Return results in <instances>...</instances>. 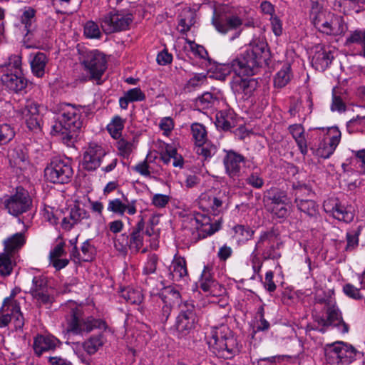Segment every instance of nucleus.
<instances>
[{"label": "nucleus", "instance_id": "19", "mask_svg": "<svg viewBox=\"0 0 365 365\" xmlns=\"http://www.w3.org/2000/svg\"><path fill=\"white\" fill-rule=\"evenodd\" d=\"M212 269V268L210 265L204 267L199 282L200 287L204 292L207 293L210 295H222L225 292V288L213 278Z\"/></svg>", "mask_w": 365, "mask_h": 365}, {"label": "nucleus", "instance_id": "46", "mask_svg": "<svg viewBox=\"0 0 365 365\" xmlns=\"http://www.w3.org/2000/svg\"><path fill=\"white\" fill-rule=\"evenodd\" d=\"M245 182L254 188L259 189L264 185V180L262 171L259 168H255L252 173L246 178Z\"/></svg>", "mask_w": 365, "mask_h": 365}, {"label": "nucleus", "instance_id": "8", "mask_svg": "<svg viewBox=\"0 0 365 365\" xmlns=\"http://www.w3.org/2000/svg\"><path fill=\"white\" fill-rule=\"evenodd\" d=\"M312 21L318 31L324 34L337 36H343L348 30V26L341 16L326 10L312 14Z\"/></svg>", "mask_w": 365, "mask_h": 365}, {"label": "nucleus", "instance_id": "43", "mask_svg": "<svg viewBox=\"0 0 365 365\" xmlns=\"http://www.w3.org/2000/svg\"><path fill=\"white\" fill-rule=\"evenodd\" d=\"M191 133L196 145L207 141V131L202 124L192 123L191 125Z\"/></svg>", "mask_w": 365, "mask_h": 365}, {"label": "nucleus", "instance_id": "17", "mask_svg": "<svg viewBox=\"0 0 365 365\" xmlns=\"http://www.w3.org/2000/svg\"><path fill=\"white\" fill-rule=\"evenodd\" d=\"M31 294L40 305L48 306L53 302V297L49 292L48 280L43 275L33 278Z\"/></svg>", "mask_w": 365, "mask_h": 365}, {"label": "nucleus", "instance_id": "32", "mask_svg": "<svg viewBox=\"0 0 365 365\" xmlns=\"http://www.w3.org/2000/svg\"><path fill=\"white\" fill-rule=\"evenodd\" d=\"M333 56L330 51L320 48L312 57V63L317 70L324 71L331 63Z\"/></svg>", "mask_w": 365, "mask_h": 365}, {"label": "nucleus", "instance_id": "16", "mask_svg": "<svg viewBox=\"0 0 365 365\" xmlns=\"http://www.w3.org/2000/svg\"><path fill=\"white\" fill-rule=\"evenodd\" d=\"M21 292L20 287H15L11 291L9 297L4 299L2 307L0 309V312H6L10 314L16 329L23 328V314L21 311V303L19 300L16 299V297Z\"/></svg>", "mask_w": 365, "mask_h": 365}, {"label": "nucleus", "instance_id": "20", "mask_svg": "<svg viewBox=\"0 0 365 365\" xmlns=\"http://www.w3.org/2000/svg\"><path fill=\"white\" fill-rule=\"evenodd\" d=\"M136 202V200H129L125 195H123L121 199L109 200L107 210L108 212L120 216H123L125 213L129 215H134L137 212Z\"/></svg>", "mask_w": 365, "mask_h": 365}, {"label": "nucleus", "instance_id": "34", "mask_svg": "<svg viewBox=\"0 0 365 365\" xmlns=\"http://www.w3.org/2000/svg\"><path fill=\"white\" fill-rule=\"evenodd\" d=\"M47 61L46 56L43 53H36L30 61L32 73L38 78L42 77Z\"/></svg>", "mask_w": 365, "mask_h": 365}, {"label": "nucleus", "instance_id": "42", "mask_svg": "<svg viewBox=\"0 0 365 365\" xmlns=\"http://www.w3.org/2000/svg\"><path fill=\"white\" fill-rule=\"evenodd\" d=\"M14 257L6 253L0 254V274L1 276H9L11 274L14 267Z\"/></svg>", "mask_w": 365, "mask_h": 365}, {"label": "nucleus", "instance_id": "44", "mask_svg": "<svg viewBox=\"0 0 365 365\" xmlns=\"http://www.w3.org/2000/svg\"><path fill=\"white\" fill-rule=\"evenodd\" d=\"M360 235L359 228L349 230L346 232V245L344 247L345 252H352L359 246V236Z\"/></svg>", "mask_w": 365, "mask_h": 365}, {"label": "nucleus", "instance_id": "25", "mask_svg": "<svg viewBox=\"0 0 365 365\" xmlns=\"http://www.w3.org/2000/svg\"><path fill=\"white\" fill-rule=\"evenodd\" d=\"M170 276L173 281H187L188 272L187 263L184 257L177 255H175L170 265Z\"/></svg>", "mask_w": 365, "mask_h": 365}, {"label": "nucleus", "instance_id": "57", "mask_svg": "<svg viewBox=\"0 0 365 365\" xmlns=\"http://www.w3.org/2000/svg\"><path fill=\"white\" fill-rule=\"evenodd\" d=\"M268 211L279 218H284L288 215L287 201L277 204L274 206L267 208Z\"/></svg>", "mask_w": 365, "mask_h": 365}, {"label": "nucleus", "instance_id": "27", "mask_svg": "<svg viewBox=\"0 0 365 365\" xmlns=\"http://www.w3.org/2000/svg\"><path fill=\"white\" fill-rule=\"evenodd\" d=\"M145 227V222L143 217L133 227L129 237V249L132 252H138L143 245V230Z\"/></svg>", "mask_w": 365, "mask_h": 365}, {"label": "nucleus", "instance_id": "55", "mask_svg": "<svg viewBox=\"0 0 365 365\" xmlns=\"http://www.w3.org/2000/svg\"><path fill=\"white\" fill-rule=\"evenodd\" d=\"M84 34L89 38H100L101 31L98 24L92 21H88L84 26Z\"/></svg>", "mask_w": 365, "mask_h": 365}, {"label": "nucleus", "instance_id": "15", "mask_svg": "<svg viewBox=\"0 0 365 365\" xmlns=\"http://www.w3.org/2000/svg\"><path fill=\"white\" fill-rule=\"evenodd\" d=\"M81 63L90 74L89 79L100 81L106 69V58L98 51L87 52Z\"/></svg>", "mask_w": 365, "mask_h": 365}, {"label": "nucleus", "instance_id": "56", "mask_svg": "<svg viewBox=\"0 0 365 365\" xmlns=\"http://www.w3.org/2000/svg\"><path fill=\"white\" fill-rule=\"evenodd\" d=\"M158 262V257L155 254H150L143 267V274H150L155 273Z\"/></svg>", "mask_w": 365, "mask_h": 365}, {"label": "nucleus", "instance_id": "54", "mask_svg": "<svg viewBox=\"0 0 365 365\" xmlns=\"http://www.w3.org/2000/svg\"><path fill=\"white\" fill-rule=\"evenodd\" d=\"M217 101V98L209 92L203 93L197 100V105L202 109L212 107Z\"/></svg>", "mask_w": 365, "mask_h": 365}, {"label": "nucleus", "instance_id": "13", "mask_svg": "<svg viewBox=\"0 0 365 365\" xmlns=\"http://www.w3.org/2000/svg\"><path fill=\"white\" fill-rule=\"evenodd\" d=\"M180 313L176 319L175 328L178 337L186 336L197 322L195 306L192 302L185 301L179 304Z\"/></svg>", "mask_w": 365, "mask_h": 365}, {"label": "nucleus", "instance_id": "33", "mask_svg": "<svg viewBox=\"0 0 365 365\" xmlns=\"http://www.w3.org/2000/svg\"><path fill=\"white\" fill-rule=\"evenodd\" d=\"M107 341L104 332L94 335L88 339L83 344L84 351L90 355L96 353Z\"/></svg>", "mask_w": 365, "mask_h": 365}, {"label": "nucleus", "instance_id": "26", "mask_svg": "<svg viewBox=\"0 0 365 365\" xmlns=\"http://www.w3.org/2000/svg\"><path fill=\"white\" fill-rule=\"evenodd\" d=\"M59 344L57 338L53 336H38L34 341L35 353L40 356L43 351L53 350Z\"/></svg>", "mask_w": 365, "mask_h": 365}, {"label": "nucleus", "instance_id": "51", "mask_svg": "<svg viewBox=\"0 0 365 365\" xmlns=\"http://www.w3.org/2000/svg\"><path fill=\"white\" fill-rule=\"evenodd\" d=\"M207 75L204 73H195L186 83V88L191 91L207 83Z\"/></svg>", "mask_w": 365, "mask_h": 365}, {"label": "nucleus", "instance_id": "7", "mask_svg": "<svg viewBox=\"0 0 365 365\" xmlns=\"http://www.w3.org/2000/svg\"><path fill=\"white\" fill-rule=\"evenodd\" d=\"M212 24L215 29L222 34L235 31V34L232 40L240 35V29L243 21L240 18L235 10L228 5L219 6L215 9L212 18Z\"/></svg>", "mask_w": 365, "mask_h": 365}, {"label": "nucleus", "instance_id": "23", "mask_svg": "<svg viewBox=\"0 0 365 365\" xmlns=\"http://www.w3.org/2000/svg\"><path fill=\"white\" fill-rule=\"evenodd\" d=\"M24 120L30 130H36L40 128V115L38 104L35 101L27 100L24 105Z\"/></svg>", "mask_w": 365, "mask_h": 365}, {"label": "nucleus", "instance_id": "18", "mask_svg": "<svg viewBox=\"0 0 365 365\" xmlns=\"http://www.w3.org/2000/svg\"><path fill=\"white\" fill-rule=\"evenodd\" d=\"M106 154V152L101 145L91 143L83 153V168L87 170H95L101 165Z\"/></svg>", "mask_w": 365, "mask_h": 365}, {"label": "nucleus", "instance_id": "48", "mask_svg": "<svg viewBox=\"0 0 365 365\" xmlns=\"http://www.w3.org/2000/svg\"><path fill=\"white\" fill-rule=\"evenodd\" d=\"M335 219L349 222L354 219V214L351 211L345 207L341 202L339 203L336 209L334 210V213L331 215Z\"/></svg>", "mask_w": 365, "mask_h": 365}, {"label": "nucleus", "instance_id": "11", "mask_svg": "<svg viewBox=\"0 0 365 365\" xmlns=\"http://www.w3.org/2000/svg\"><path fill=\"white\" fill-rule=\"evenodd\" d=\"M1 80L10 91L18 93L23 89L21 56H12L9 58L6 73L1 76Z\"/></svg>", "mask_w": 365, "mask_h": 365}, {"label": "nucleus", "instance_id": "5", "mask_svg": "<svg viewBox=\"0 0 365 365\" xmlns=\"http://www.w3.org/2000/svg\"><path fill=\"white\" fill-rule=\"evenodd\" d=\"M207 344L210 351L218 358L230 359L240 352L237 341L226 325L212 329Z\"/></svg>", "mask_w": 365, "mask_h": 365}, {"label": "nucleus", "instance_id": "30", "mask_svg": "<svg viewBox=\"0 0 365 365\" xmlns=\"http://www.w3.org/2000/svg\"><path fill=\"white\" fill-rule=\"evenodd\" d=\"M23 245V233L18 232L4 241V253L14 257L21 250Z\"/></svg>", "mask_w": 365, "mask_h": 365}, {"label": "nucleus", "instance_id": "10", "mask_svg": "<svg viewBox=\"0 0 365 365\" xmlns=\"http://www.w3.org/2000/svg\"><path fill=\"white\" fill-rule=\"evenodd\" d=\"M324 351L326 360L331 364H349L358 353L353 346L339 341L327 344Z\"/></svg>", "mask_w": 365, "mask_h": 365}, {"label": "nucleus", "instance_id": "62", "mask_svg": "<svg viewBox=\"0 0 365 365\" xmlns=\"http://www.w3.org/2000/svg\"><path fill=\"white\" fill-rule=\"evenodd\" d=\"M339 202H339V199L336 197L329 198V199L324 200V202L323 203L324 210L327 213L331 215L333 214V212L334 213V210L336 209Z\"/></svg>", "mask_w": 365, "mask_h": 365}, {"label": "nucleus", "instance_id": "58", "mask_svg": "<svg viewBox=\"0 0 365 365\" xmlns=\"http://www.w3.org/2000/svg\"><path fill=\"white\" fill-rule=\"evenodd\" d=\"M124 93L130 102L143 101L145 99V95L140 88L129 89Z\"/></svg>", "mask_w": 365, "mask_h": 365}, {"label": "nucleus", "instance_id": "39", "mask_svg": "<svg viewBox=\"0 0 365 365\" xmlns=\"http://www.w3.org/2000/svg\"><path fill=\"white\" fill-rule=\"evenodd\" d=\"M36 11L32 7L24 8V28L27 30L26 35L32 34L36 29Z\"/></svg>", "mask_w": 365, "mask_h": 365}, {"label": "nucleus", "instance_id": "47", "mask_svg": "<svg viewBox=\"0 0 365 365\" xmlns=\"http://www.w3.org/2000/svg\"><path fill=\"white\" fill-rule=\"evenodd\" d=\"M121 296L127 302L132 304H138L143 300L140 292L129 287L122 290Z\"/></svg>", "mask_w": 365, "mask_h": 365}, {"label": "nucleus", "instance_id": "4", "mask_svg": "<svg viewBox=\"0 0 365 365\" xmlns=\"http://www.w3.org/2000/svg\"><path fill=\"white\" fill-rule=\"evenodd\" d=\"M65 310L67 331L69 333L83 336L96 329L113 332L104 320L93 317L84 318L83 308L73 302L68 303Z\"/></svg>", "mask_w": 365, "mask_h": 365}, {"label": "nucleus", "instance_id": "28", "mask_svg": "<svg viewBox=\"0 0 365 365\" xmlns=\"http://www.w3.org/2000/svg\"><path fill=\"white\" fill-rule=\"evenodd\" d=\"M326 313L327 314V319L329 326L337 327L339 330L344 334L349 331L348 324L343 321L341 314L335 305L329 306Z\"/></svg>", "mask_w": 365, "mask_h": 365}, {"label": "nucleus", "instance_id": "40", "mask_svg": "<svg viewBox=\"0 0 365 365\" xmlns=\"http://www.w3.org/2000/svg\"><path fill=\"white\" fill-rule=\"evenodd\" d=\"M299 210L305 213L307 215L314 217L317 214V205L312 200L304 199L294 201Z\"/></svg>", "mask_w": 365, "mask_h": 365}, {"label": "nucleus", "instance_id": "63", "mask_svg": "<svg viewBox=\"0 0 365 365\" xmlns=\"http://www.w3.org/2000/svg\"><path fill=\"white\" fill-rule=\"evenodd\" d=\"M343 290L345 294L351 298L354 299H359L362 298L359 289L355 287L351 284H346L343 287Z\"/></svg>", "mask_w": 365, "mask_h": 365}, {"label": "nucleus", "instance_id": "50", "mask_svg": "<svg viewBox=\"0 0 365 365\" xmlns=\"http://www.w3.org/2000/svg\"><path fill=\"white\" fill-rule=\"evenodd\" d=\"M216 125L224 130H227L235 125L231 115L224 112H220L216 116Z\"/></svg>", "mask_w": 365, "mask_h": 365}, {"label": "nucleus", "instance_id": "22", "mask_svg": "<svg viewBox=\"0 0 365 365\" xmlns=\"http://www.w3.org/2000/svg\"><path fill=\"white\" fill-rule=\"evenodd\" d=\"M24 191L26 192L27 196L24 195V212H29L26 218L28 222L24 223V229L31 226L32 219L34 218L36 211V192L34 185L30 181H24Z\"/></svg>", "mask_w": 365, "mask_h": 365}, {"label": "nucleus", "instance_id": "21", "mask_svg": "<svg viewBox=\"0 0 365 365\" xmlns=\"http://www.w3.org/2000/svg\"><path fill=\"white\" fill-rule=\"evenodd\" d=\"M225 155L223 158V165L226 174L231 178H238L241 170V163L245 161V158L240 153L232 150H225Z\"/></svg>", "mask_w": 365, "mask_h": 365}, {"label": "nucleus", "instance_id": "38", "mask_svg": "<svg viewBox=\"0 0 365 365\" xmlns=\"http://www.w3.org/2000/svg\"><path fill=\"white\" fill-rule=\"evenodd\" d=\"M124 119L118 115H115L107 125V130L113 138L118 139V138L122 137L121 132L124 128Z\"/></svg>", "mask_w": 365, "mask_h": 365}, {"label": "nucleus", "instance_id": "59", "mask_svg": "<svg viewBox=\"0 0 365 365\" xmlns=\"http://www.w3.org/2000/svg\"><path fill=\"white\" fill-rule=\"evenodd\" d=\"M170 197L163 194H155L151 199L152 205L158 208H163L170 202Z\"/></svg>", "mask_w": 365, "mask_h": 365}, {"label": "nucleus", "instance_id": "52", "mask_svg": "<svg viewBox=\"0 0 365 365\" xmlns=\"http://www.w3.org/2000/svg\"><path fill=\"white\" fill-rule=\"evenodd\" d=\"M96 249L93 245L91 244L89 240H86L81 247V256L82 261L90 262L94 258Z\"/></svg>", "mask_w": 365, "mask_h": 365}, {"label": "nucleus", "instance_id": "14", "mask_svg": "<svg viewBox=\"0 0 365 365\" xmlns=\"http://www.w3.org/2000/svg\"><path fill=\"white\" fill-rule=\"evenodd\" d=\"M133 15L123 11H113L106 14L101 21V28L106 34L125 31L133 22Z\"/></svg>", "mask_w": 365, "mask_h": 365}, {"label": "nucleus", "instance_id": "61", "mask_svg": "<svg viewBox=\"0 0 365 365\" xmlns=\"http://www.w3.org/2000/svg\"><path fill=\"white\" fill-rule=\"evenodd\" d=\"M115 247L120 251H125L129 248V237L126 234H121L115 240Z\"/></svg>", "mask_w": 365, "mask_h": 365}, {"label": "nucleus", "instance_id": "6", "mask_svg": "<svg viewBox=\"0 0 365 365\" xmlns=\"http://www.w3.org/2000/svg\"><path fill=\"white\" fill-rule=\"evenodd\" d=\"M322 140L317 146L309 141V148L319 157L329 158L335 151L340 143L341 133L337 127H329L327 128H315L312 130L310 139L321 138Z\"/></svg>", "mask_w": 365, "mask_h": 365}, {"label": "nucleus", "instance_id": "3", "mask_svg": "<svg viewBox=\"0 0 365 365\" xmlns=\"http://www.w3.org/2000/svg\"><path fill=\"white\" fill-rule=\"evenodd\" d=\"M199 204L202 212H196L193 220L196 225L197 240L203 239L213 235L220 229L222 217L217 216L223 210V201L219 197L202 194Z\"/></svg>", "mask_w": 365, "mask_h": 365}, {"label": "nucleus", "instance_id": "45", "mask_svg": "<svg viewBox=\"0 0 365 365\" xmlns=\"http://www.w3.org/2000/svg\"><path fill=\"white\" fill-rule=\"evenodd\" d=\"M233 231L235 232L234 237L239 242H245L250 240L254 235V231L250 227L242 225H235L233 227Z\"/></svg>", "mask_w": 365, "mask_h": 365}, {"label": "nucleus", "instance_id": "29", "mask_svg": "<svg viewBox=\"0 0 365 365\" xmlns=\"http://www.w3.org/2000/svg\"><path fill=\"white\" fill-rule=\"evenodd\" d=\"M289 131L295 140L301 153L307 155L309 145L304 136V127L301 124H293L289 125Z\"/></svg>", "mask_w": 365, "mask_h": 365}, {"label": "nucleus", "instance_id": "53", "mask_svg": "<svg viewBox=\"0 0 365 365\" xmlns=\"http://www.w3.org/2000/svg\"><path fill=\"white\" fill-rule=\"evenodd\" d=\"M15 136L14 128L7 123H0V144L10 142Z\"/></svg>", "mask_w": 365, "mask_h": 365}, {"label": "nucleus", "instance_id": "2", "mask_svg": "<svg viewBox=\"0 0 365 365\" xmlns=\"http://www.w3.org/2000/svg\"><path fill=\"white\" fill-rule=\"evenodd\" d=\"M51 110L58 115V122L52 126L51 133L57 135L67 146L73 145L83 126L85 108L68 103H57Z\"/></svg>", "mask_w": 365, "mask_h": 365}, {"label": "nucleus", "instance_id": "24", "mask_svg": "<svg viewBox=\"0 0 365 365\" xmlns=\"http://www.w3.org/2000/svg\"><path fill=\"white\" fill-rule=\"evenodd\" d=\"M4 205L10 215L14 217L20 215L23 212V187H17L16 193L7 197Z\"/></svg>", "mask_w": 365, "mask_h": 365}, {"label": "nucleus", "instance_id": "37", "mask_svg": "<svg viewBox=\"0 0 365 365\" xmlns=\"http://www.w3.org/2000/svg\"><path fill=\"white\" fill-rule=\"evenodd\" d=\"M115 146L118 150V155L123 158L128 159L134 150V145L132 139H127L120 137L116 139Z\"/></svg>", "mask_w": 365, "mask_h": 365}, {"label": "nucleus", "instance_id": "1", "mask_svg": "<svg viewBox=\"0 0 365 365\" xmlns=\"http://www.w3.org/2000/svg\"><path fill=\"white\" fill-rule=\"evenodd\" d=\"M269 58L268 44L264 37H255L249 48L230 63L231 69L238 76L234 78L232 88L235 93L250 97L257 87L254 78H242L240 76L255 75L263 63Z\"/></svg>", "mask_w": 365, "mask_h": 365}, {"label": "nucleus", "instance_id": "41", "mask_svg": "<svg viewBox=\"0 0 365 365\" xmlns=\"http://www.w3.org/2000/svg\"><path fill=\"white\" fill-rule=\"evenodd\" d=\"M196 153L202 156L204 160L210 159L217 152V147L208 141L198 144L195 148Z\"/></svg>", "mask_w": 365, "mask_h": 365}, {"label": "nucleus", "instance_id": "9", "mask_svg": "<svg viewBox=\"0 0 365 365\" xmlns=\"http://www.w3.org/2000/svg\"><path fill=\"white\" fill-rule=\"evenodd\" d=\"M282 242L279 235L274 231L269 230L261 233L256 242L255 252L264 259H278L282 256Z\"/></svg>", "mask_w": 365, "mask_h": 365}, {"label": "nucleus", "instance_id": "31", "mask_svg": "<svg viewBox=\"0 0 365 365\" xmlns=\"http://www.w3.org/2000/svg\"><path fill=\"white\" fill-rule=\"evenodd\" d=\"M287 200L286 192L276 187H272L267 190L264 196V202L266 208L274 206L282 202H286Z\"/></svg>", "mask_w": 365, "mask_h": 365}, {"label": "nucleus", "instance_id": "60", "mask_svg": "<svg viewBox=\"0 0 365 365\" xmlns=\"http://www.w3.org/2000/svg\"><path fill=\"white\" fill-rule=\"evenodd\" d=\"M133 170L139 173L140 175L145 177H150L148 170H150V166L148 160V156L145 159L141 162L137 163L132 168Z\"/></svg>", "mask_w": 365, "mask_h": 365}, {"label": "nucleus", "instance_id": "49", "mask_svg": "<svg viewBox=\"0 0 365 365\" xmlns=\"http://www.w3.org/2000/svg\"><path fill=\"white\" fill-rule=\"evenodd\" d=\"M292 188L294 192V201L304 200V197L309 196L312 194L311 188L304 183L299 182H293Z\"/></svg>", "mask_w": 365, "mask_h": 365}, {"label": "nucleus", "instance_id": "12", "mask_svg": "<svg viewBox=\"0 0 365 365\" xmlns=\"http://www.w3.org/2000/svg\"><path fill=\"white\" fill-rule=\"evenodd\" d=\"M73 173L70 163L59 158H53L44 170L46 179L52 183L57 184L68 182Z\"/></svg>", "mask_w": 365, "mask_h": 365}, {"label": "nucleus", "instance_id": "35", "mask_svg": "<svg viewBox=\"0 0 365 365\" xmlns=\"http://www.w3.org/2000/svg\"><path fill=\"white\" fill-rule=\"evenodd\" d=\"M351 44L360 45L362 48L361 55L365 58V29H357L350 31L346 38L345 45Z\"/></svg>", "mask_w": 365, "mask_h": 365}, {"label": "nucleus", "instance_id": "64", "mask_svg": "<svg viewBox=\"0 0 365 365\" xmlns=\"http://www.w3.org/2000/svg\"><path fill=\"white\" fill-rule=\"evenodd\" d=\"M356 163L361 169L363 174L365 175V149L353 151Z\"/></svg>", "mask_w": 365, "mask_h": 365}, {"label": "nucleus", "instance_id": "36", "mask_svg": "<svg viewBox=\"0 0 365 365\" xmlns=\"http://www.w3.org/2000/svg\"><path fill=\"white\" fill-rule=\"evenodd\" d=\"M292 76L290 65L284 64L274 76V86L279 88L284 87L290 81Z\"/></svg>", "mask_w": 365, "mask_h": 365}]
</instances>
